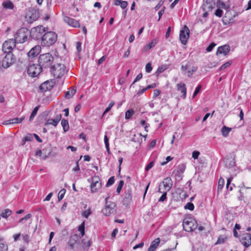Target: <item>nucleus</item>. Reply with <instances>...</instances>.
Wrapping results in <instances>:
<instances>
[{"instance_id":"f257e3e1","label":"nucleus","mask_w":251,"mask_h":251,"mask_svg":"<svg viewBox=\"0 0 251 251\" xmlns=\"http://www.w3.org/2000/svg\"><path fill=\"white\" fill-rule=\"evenodd\" d=\"M54 57L51 54L46 53L41 54L38 58L39 64L43 71L50 69L53 66Z\"/></svg>"},{"instance_id":"f03ea898","label":"nucleus","mask_w":251,"mask_h":251,"mask_svg":"<svg viewBox=\"0 0 251 251\" xmlns=\"http://www.w3.org/2000/svg\"><path fill=\"white\" fill-rule=\"evenodd\" d=\"M57 34L52 31L45 33L42 37L41 44L44 47H50L54 44L57 40Z\"/></svg>"},{"instance_id":"7ed1b4c3","label":"nucleus","mask_w":251,"mask_h":251,"mask_svg":"<svg viewBox=\"0 0 251 251\" xmlns=\"http://www.w3.org/2000/svg\"><path fill=\"white\" fill-rule=\"evenodd\" d=\"M50 71L54 77L59 78L67 72L68 70L64 64L58 63L53 64Z\"/></svg>"},{"instance_id":"20e7f679","label":"nucleus","mask_w":251,"mask_h":251,"mask_svg":"<svg viewBox=\"0 0 251 251\" xmlns=\"http://www.w3.org/2000/svg\"><path fill=\"white\" fill-rule=\"evenodd\" d=\"M46 31V28L42 25L37 26L31 28L30 31V37L35 40H42V37Z\"/></svg>"},{"instance_id":"39448f33","label":"nucleus","mask_w":251,"mask_h":251,"mask_svg":"<svg viewBox=\"0 0 251 251\" xmlns=\"http://www.w3.org/2000/svg\"><path fill=\"white\" fill-rule=\"evenodd\" d=\"M1 57L2 60L0 62V64L4 69L8 68L15 61L12 53H3L1 55Z\"/></svg>"},{"instance_id":"423d86ee","label":"nucleus","mask_w":251,"mask_h":251,"mask_svg":"<svg viewBox=\"0 0 251 251\" xmlns=\"http://www.w3.org/2000/svg\"><path fill=\"white\" fill-rule=\"evenodd\" d=\"M28 32L27 29L22 28L17 30L15 34V42L23 43L28 40Z\"/></svg>"},{"instance_id":"0eeeda50","label":"nucleus","mask_w":251,"mask_h":251,"mask_svg":"<svg viewBox=\"0 0 251 251\" xmlns=\"http://www.w3.org/2000/svg\"><path fill=\"white\" fill-rule=\"evenodd\" d=\"M183 228L187 232H191L197 227V222L191 218H186L183 221Z\"/></svg>"},{"instance_id":"6e6552de","label":"nucleus","mask_w":251,"mask_h":251,"mask_svg":"<svg viewBox=\"0 0 251 251\" xmlns=\"http://www.w3.org/2000/svg\"><path fill=\"white\" fill-rule=\"evenodd\" d=\"M43 71L39 64H32L28 67L27 73L31 77L37 76Z\"/></svg>"},{"instance_id":"1a4fd4ad","label":"nucleus","mask_w":251,"mask_h":251,"mask_svg":"<svg viewBox=\"0 0 251 251\" xmlns=\"http://www.w3.org/2000/svg\"><path fill=\"white\" fill-rule=\"evenodd\" d=\"M16 46V42L13 39H9L4 42L2 45L3 53H12L11 51Z\"/></svg>"},{"instance_id":"9d476101","label":"nucleus","mask_w":251,"mask_h":251,"mask_svg":"<svg viewBox=\"0 0 251 251\" xmlns=\"http://www.w3.org/2000/svg\"><path fill=\"white\" fill-rule=\"evenodd\" d=\"M190 30L189 28L184 25L182 29L180 31L179 40L183 45H186L189 37Z\"/></svg>"},{"instance_id":"9b49d317","label":"nucleus","mask_w":251,"mask_h":251,"mask_svg":"<svg viewBox=\"0 0 251 251\" xmlns=\"http://www.w3.org/2000/svg\"><path fill=\"white\" fill-rule=\"evenodd\" d=\"M109 197H107L105 199V207L102 210V213L106 216H108L113 213L114 209L116 206V203L113 202H110L109 203H108L107 201Z\"/></svg>"},{"instance_id":"f8f14e48","label":"nucleus","mask_w":251,"mask_h":251,"mask_svg":"<svg viewBox=\"0 0 251 251\" xmlns=\"http://www.w3.org/2000/svg\"><path fill=\"white\" fill-rule=\"evenodd\" d=\"M55 83V81L54 79L47 80L41 84L39 87L40 90L42 92H47L51 90L53 87Z\"/></svg>"},{"instance_id":"ddd939ff","label":"nucleus","mask_w":251,"mask_h":251,"mask_svg":"<svg viewBox=\"0 0 251 251\" xmlns=\"http://www.w3.org/2000/svg\"><path fill=\"white\" fill-rule=\"evenodd\" d=\"M101 186L100 178L97 176H94L92 178L91 190L93 193L97 192Z\"/></svg>"},{"instance_id":"4468645a","label":"nucleus","mask_w":251,"mask_h":251,"mask_svg":"<svg viewBox=\"0 0 251 251\" xmlns=\"http://www.w3.org/2000/svg\"><path fill=\"white\" fill-rule=\"evenodd\" d=\"M241 244L245 247H248L251 245V234L246 233L243 234L240 237Z\"/></svg>"},{"instance_id":"2eb2a0df","label":"nucleus","mask_w":251,"mask_h":251,"mask_svg":"<svg viewBox=\"0 0 251 251\" xmlns=\"http://www.w3.org/2000/svg\"><path fill=\"white\" fill-rule=\"evenodd\" d=\"M162 186V184L163 186V191L168 192L170 190L172 186H173V181L170 177H167L164 179L161 184H160Z\"/></svg>"},{"instance_id":"dca6fc26","label":"nucleus","mask_w":251,"mask_h":251,"mask_svg":"<svg viewBox=\"0 0 251 251\" xmlns=\"http://www.w3.org/2000/svg\"><path fill=\"white\" fill-rule=\"evenodd\" d=\"M132 198V191L131 189H128L125 192V195L123 200V204L125 205H128Z\"/></svg>"},{"instance_id":"f3484780","label":"nucleus","mask_w":251,"mask_h":251,"mask_svg":"<svg viewBox=\"0 0 251 251\" xmlns=\"http://www.w3.org/2000/svg\"><path fill=\"white\" fill-rule=\"evenodd\" d=\"M215 3L213 0H206L204 1L202 9L203 11H212L215 7Z\"/></svg>"},{"instance_id":"a211bd4d","label":"nucleus","mask_w":251,"mask_h":251,"mask_svg":"<svg viewBox=\"0 0 251 251\" xmlns=\"http://www.w3.org/2000/svg\"><path fill=\"white\" fill-rule=\"evenodd\" d=\"M41 51V47L37 45L33 47L28 52L27 55L30 58L37 56Z\"/></svg>"},{"instance_id":"6ab92c4d","label":"nucleus","mask_w":251,"mask_h":251,"mask_svg":"<svg viewBox=\"0 0 251 251\" xmlns=\"http://www.w3.org/2000/svg\"><path fill=\"white\" fill-rule=\"evenodd\" d=\"M64 21L68 25L72 26L73 27H78L80 26V24L79 22L77 21L72 18L69 17H65Z\"/></svg>"},{"instance_id":"aec40b11","label":"nucleus","mask_w":251,"mask_h":251,"mask_svg":"<svg viewBox=\"0 0 251 251\" xmlns=\"http://www.w3.org/2000/svg\"><path fill=\"white\" fill-rule=\"evenodd\" d=\"M230 51V47L228 45H224L218 47L216 54H223L224 55H226Z\"/></svg>"},{"instance_id":"412c9836","label":"nucleus","mask_w":251,"mask_h":251,"mask_svg":"<svg viewBox=\"0 0 251 251\" xmlns=\"http://www.w3.org/2000/svg\"><path fill=\"white\" fill-rule=\"evenodd\" d=\"M79 237L76 234H75L70 237V239L68 242V245L71 249H73L75 246L77 244Z\"/></svg>"},{"instance_id":"4be33fe9","label":"nucleus","mask_w":251,"mask_h":251,"mask_svg":"<svg viewBox=\"0 0 251 251\" xmlns=\"http://www.w3.org/2000/svg\"><path fill=\"white\" fill-rule=\"evenodd\" d=\"M25 118L22 117L21 118H14L12 119H10L8 120L5 121L3 122V125H8L10 124H16L21 123L24 120Z\"/></svg>"},{"instance_id":"5701e85b","label":"nucleus","mask_w":251,"mask_h":251,"mask_svg":"<svg viewBox=\"0 0 251 251\" xmlns=\"http://www.w3.org/2000/svg\"><path fill=\"white\" fill-rule=\"evenodd\" d=\"M185 169V165L183 164L178 165L176 169V173L175 176H177L179 177H181V175L184 173Z\"/></svg>"},{"instance_id":"b1692460","label":"nucleus","mask_w":251,"mask_h":251,"mask_svg":"<svg viewBox=\"0 0 251 251\" xmlns=\"http://www.w3.org/2000/svg\"><path fill=\"white\" fill-rule=\"evenodd\" d=\"M159 238H157L151 242L150 246L148 249V251H154L160 243Z\"/></svg>"},{"instance_id":"393cba45","label":"nucleus","mask_w":251,"mask_h":251,"mask_svg":"<svg viewBox=\"0 0 251 251\" xmlns=\"http://www.w3.org/2000/svg\"><path fill=\"white\" fill-rule=\"evenodd\" d=\"M39 17V13L38 10H32L31 11V15L29 16V22L36 21Z\"/></svg>"},{"instance_id":"a878e982","label":"nucleus","mask_w":251,"mask_h":251,"mask_svg":"<svg viewBox=\"0 0 251 251\" xmlns=\"http://www.w3.org/2000/svg\"><path fill=\"white\" fill-rule=\"evenodd\" d=\"M177 89L183 94V98L185 99L186 96V88L184 83L177 84Z\"/></svg>"},{"instance_id":"bb28decb","label":"nucleus","mask_w":251,"mask_h":251,"mask_svg":"<svg viewBox=\"0 0 251 251\" xmlns=\"http://www.w3.org/2000/svg\"><path fill=\"white\" fill-rule=\"evenodd\" d=\"M217 6L218 8H222L226 10L228 9L230 7L229 4L225 3L221 0H218L217 1Z\"/></svg>"},{"instance_id":"cd10ccee","label":"nucleus","mask_w":251,"mask_h":251,"mask_svg":"<svg viewBox=\"0 0 251 251\" xmlns=\"http://www.w3.org/2000/svg\"><path fill=\"white\" fill-rule=\"evenodd\" d=\"M3 7L6 9H13L14 5L10 0H6L2 2Z\"/></svg>"},{"instance_id":"c85d7f7f","label":"nucleus","mask_w":251,"mask_h":251,"mask_svg":"<svg viewBox=\"0 0 251 251\" xmlns=\"http://www.w3.org/2000/svg\"><path fill=\"white\" fill-rule=\"evenodd\" d=\"M114 4L116 5H120L122 9H125L127 6V2L122 0H115Z\"/></svg>"},{"instance_id":"c756f323","label":"nucleus","mask_w":251,"mask_h":251,"mask_svg":"<svg viewBox=\"0 0 251 251\" xmlns=\"http://www.w3.org/2000/svg\"><path fill=\"white\" fill-rule=\"evenodd\" d=\"M42 151H43V158L45 159L50 156V154L51 152V150L50 148L48 147L47 148L43 149L42 150Z\"/></svg>"},{"instance_id":"7c9ffc66","label":"nucleus","mask_w":251,"mask_h":251,"mask_svg":"<svg viewBox=\"0 0 251 251\" xmlns=\"http://www.w3.org/2000/svg\"><path fill=\"white\" fill-rule=\"evenodd\" d=\"M157 43V40L154 39H153L151 42L146 45L144 47V50L145 51H148L150 50L151 49L154 47Z\"/></svg>"},{"instance_id":"2f4dec72","label":"nucleus","mask_w":251,"mask_h":251,"mask_svg":"<svg viewBox=\"0 0 251 251\" xmlns=\"http://www.w3.org/2000/svg\"><path fill=\"white\" fill-rule=\"evenodd\" d=\"M61 126L63 127V130L65 132L68 131L69 129V125L68 120L63 119L61 120Z\"/></svg>"},{"instance_id":"473e14b6","label":"nucleus","mask_w":251,"mask_h":251,"mask_svg":"<svg viewBox=\"0 0 251 251\" xmlns=\"http://www.w3.org/2000/svg\"><path fill=\"white\" fill-rule=\"evenodd\" d=\"M161 184H160L159 186L158 192L160 193H163V194L160 197V198L159 199V202H163L164 201L166 200V199H167V192L166 191H161Z\"/></svg>"},{"instance_id":"72a5a7b5","label":"nucleus","mask_w":251,"mask_h":251,"mask_svg":"<svg viewBox=\"0 0 251 251\" xmlns=\"http://www.w3.org/2000/svg\"><path fill=\"white\" fill-rule=\"evenodd\" d=\"M76 90L75 89H72L70 91L65 92L64 97L66 99H69L72 98L75 93Z\"/></svg>"},{"instance_id":"f704fd0d","label":"nucleus","mask_w":251,"mask_h":251,"mask_svg":"<svg viewBox=\"0 0 251 251\" xmlns=\"http://www.w3.org/2000/svg\"><path fill=\"white\" fill-rule=\"evenodd\" d=\"M231 130V128L226 127V126H224L222 128L221 132L222 133V135L224 137H227L228 135L229 132Z\"/></svg>"},{"instance_id":"c9c22d12","label":"nucleus","mask_w":251,"mask_h":251,"mask_svg":"<svg viewBox=\"0 0 251 251\" xmlns=\"http://www.w3.org/2000/svg\"><path fill=\"white\" fill-rule=\"evenodd\" d=\"M12 214V211L9 209H4L0 214V216L4 218H7Z\"/></svg>"},{"instance_id":"e433bc0d","label":"nucleus","mask_w":251,"mask_h":251,"mask_svg":"<svg viewBox=\"0 0 251 251\" xmlns=\"http://www.w3.org/2000/svg\"><path fill=\"white\" fill-rule=\"evenodd\" d=\"M225 181L224 179L222 178H220L218 181V185L217 188L218 192H220L222 191L223 187L224 186Z\"/></svg>"},{"instance_id":"4c0bfd02","label":"nucleus","mask_w":251,"mask_h":251,"mask_svg":"<svg viewBox=\"0 0 251 251\" xmlns=\"http://www.w3.org/2000/svg\"><path fill=\"white\" fill-rule=\"evenodd\" d=\"M40 106V105H38V106H36L34 108V109L32 111V113H31V115L30 116L29 119V120L30 121H32L33 119L34 118L35 116L37 114V113L38 112V110L39 109Z\"/></svg>"},{"instance_id":"58836bf2","label":"nucleus","mask_w":251,"mask_h":251,"mask_svg":"<svg viewBox=\"0 0 251 251\" xmlns=\"http://www.w3.org/2000/svg\"><path fill=\"white\" fill-rule=\"evenodd\" d=\"M45 125L46 126L49 125H52L54 126H56L58 123H57V121L55 120L54 119H49L47 120L45 123Z\"/></svg>"},{"instance_id":"ea45409f","label":"nucleus","mask_w":251,"mask_h":251,"mask_svg":"<svg viewBox=\"0 0 251 251\" xmlns=\"http://www.w3.org/2000/svg\"><path fill=\"white\" fill-rule=\"evenodd\" d=\"M134 112L132 109H129L126 111L125 114V118L129 119L133 115Z\"/></svg>"},{"instance_id":"a19ab883","label":"nucleus","mask_w":251,"mask_h":251,"mask_svg":"<svg viewBox=\"0 0 251 251\" xmlns=\"http://www.w3.org/2000/svg\"><path fill=\"white\" fill-rule=\"evenodd\" d=\"M65 192L66 190L64 189H63L59 191L58 195V200L59 201H60L62 199H63L64 197Z\"/></svg>"},{"instance_id":"79ce46f5","label":"nucleus","mask_w":251,"mask_h":251,"mask_svg":"<svg viewBox=\"0 0 251 251\" xmlns=\"http://www.w3.org/2000/svg\"><path fill=\"white\" fill-rule=\"evenodd\" d=\"M124 184V180H120L118 184V187H117V190H116V191L118 194H119L121 192Z\"/></svg>"},{"instance_id":"37998d69","label":"nucleus","mask_w":251,"mask_h":251,"mask_svg":"<svg viewBox=\"0 0 251 251\" xmlns=\"http://www.w3.org/2000/svg\"><path fill=\"white\" fill-rule=\"evenodd\" d=\"M84 222H83L78 227V230L80 231L81 236H83L85 234L84 230Z\"/></svg>"},{"instance_id":"c03bdc74","label":"nucleus","mask_w":251,"mask_h":251,"mask_svg":"<svg viewBox=\"0 0 251 251\" xmlns=\"http://www.w3.org/2000/svg\"><path fill=\"white\" fill-rule=\"evenodd\" d=\"M114 104H115V102L114 101H111L110 102V103L109 104V105L108 106V107L104 110V111L103 113V116L104 115H105L106 113H107L111 109V108L113 107V106L114 105Z\"/></svg>"},{"instance_id":"a18cd8bd","label":"nucleus","mask_w":251,"mask_h":251,"mask_svg":"<svg viewBox=\"0 0 251 251\" xmlns=\"http://www.w3.org/2000/svg\"><path fill=\"white\" fill-rule=\"evenodd\" d=\"M114 181H115L114 176H111V177H110L108 179V181L106 183V186L109 187V186L112 185L114 183Z\"/></svg>"},{"instance_id":"49530a36","label":"nucleus","mask_w":251,"mask_h":251,"mask_svg":"<svg viewBox=\"0 0 251 251\" xmlns=\"http://www.w3.org/2000/svg\"><path fill=\"white\" fill-rule=\"evenodd\" d=\"M185 209H189L190 210H193L194 209V205L191 202H188L184 206Z\"/></svg>"},{"instance_id":"de8ad7c7","label":"nucleus","mask_w":251,"mask_h":251,"mask_svg":"<svg viewBox=\"0 0 251 251\" xmlns=\"http://www.w3.org/2000/svg\"><path fill=\"white\" fill-rule=\"evenodd\" d=\"M232 63L231 61H228L226 62V63H224L223 65H222L221 67L220 68V70H223L226 68L227 67L230 66V65Z\"/></svg>"},{"instance_id":"09e8293b","label":"nucleus","mask_w":251,"mask_h":251,"mask_svg":"<svg viewBox=\"0 0 251 251\" xmlns=\"http://www.w3.org/2000/svg\"><path fill=\"white\" fill-rule=\"evenodd\" d=\"M234 186V185L233 184H231V180L230 179H228L226 185V189L227 190H229V191H231L232 190V186Z\"/></svg>"},{"instance_id":"8fccbe9b","label":"nucleus","mask_w":251,"mask_h":251,"mask_svg":"<svg viewBox=\"0 0 251 251\" xmlns=\"http://www.w3.org/2000/svg\"><path fill=\"white\" fill-rule=\"evenodd\" d=\"M8 247L6 244L0 243V251H7Z\"/></svg>"},{"instance_id":"3c124183","label":"nucleus","mask_w":251,"mask_h":251,"mask_svg":"<svg viewBox=\"0 0 251 251\" xmlns=\"http://www.w3.org/2000/svg\"><path fill=\"white\" fill-rule=\"evenodd\" d=\"M91 212L90 209H88L84 211L82 213V216L86 218H87L91 214Z\"/></svg>"},{"instance_id":"603ef678","label":"nucleus","mask_w":251,"mask_h":251,"mask_svg":"<svg viewBox=\"0 0 251 251\" xmlns=\"http://www.w3.org/2000/svg\"><path fill=\"white\" fill-rule=\"evenodd\" d=\"M201 85H199L195 89V90L193 93V98H195L197 95V94L199 93V92L200 91L201 89Z\"/></svg>"},{"instance_id":"864d4df0","label":"nucleus","mask_w":251,"mask_h":251,"mask_svg":"<svg viewBox=\"0 0 251 251\" xmlns=\"http://www.w3.org/2000/svg\"><path fill=\"white\" fill-rule=\"evenodd\" d=\"M223 13V11L220 8H218L215 12V15L218 17H221Z\"/></svg>"},{"instance_id":"5fc2aeb1","label":"nucleus","mask_w":251,"mask_h":251,"mask_svg":"<svg viewBox=\"0 0 251 251\" xmlns=\"http://www.w3.org/2000/svg\"><path fill=\"white\" fill-rule=\"evenodd\" d=\"M216 46V44L214 43H211L206 48V50L207 52H210L212 50L214 47Z\"/></svg>"},{"instance_id":"6e6d98bb","label":"nucleus","mask_w":251,"mask_h":251,"mask_svg":"<svg viewBox=\"0 0 251 251\" xmlns=\"http://www.w3.org/2000/svg\"><path fill=\"white\" fill-rule=\"evenodd\" d=\"M82 247L83 248H88L91 245V241L88 240L86 242L83 240L82 241Z\"/></svg>"},{"instance_id":"4d7b16f0","label":"nucleus","mask_w":251,"mask_h":251,"mask_svg":"<svg viewBox=\"0 0 251 251\" xmlns=\"http://www.w3.org/2000/svg\"><path fill=\"white\" fill-rule=\"evenodd\" d=\"M33 135L31 134H28L26 136L24 137L25 141H30L33 139Z\"/></svg>"},{"instance_id":"13d9d810","label":"nucleus","mask_w":251,"mask_h":251,"mask_svg":"<svg viewBox=\"0 0 251 251\" xmlns=\"http://www.w3.org/2000/svg\"><path fill=\"white\" fill-rule=\"evenodd\" d=\"M145 69H146V71L147 73H150L152 69V67H151V63H147V65H146Z\"/></svg>"},{"instance_id":"bf43d9fd","label":"nucleus","mask_w":251,"mask_h":251,"mask_svg":"<svg viewBox=\"0 0 251 251\" xmlns=\"http://www.w3.org/2000/svg\"><path fill=\"white\" fill-rule=\"evenodd\" d=\"M154 165V161H151L149 163L146 167L145 170L148 171L150 170Z\"/></svg>"},{"instance_id":"052dcab7","label":"nucleus","mask_w":251,"mask_h":251,"mask_svg":"<svg viewBox=\"0 0 251 251\" xmlns=\"http://www.w3.org/2000/svg\"><path fill=\"white\" fill-rule=\"evenodd\" d=\"M196 70H197V68L196 67H192L191 70H189L187 72V74H188L187 75H188V76L189 77L191 76L192 75L193 72L196 71Z\"/></svg>"},{"instance_id":"680f3d73","label":"nucleus","mask_w":251,"mask_h":251,"mask_svg":"<svg viewBox=\"0 0 251 251\" xmlns=\"http://www.w3.org/2000/svg\"><path fill=\"white\" fill-rule=\"evenodd\" d=\"M142 77V73L139 74L134 79L132 84H131V86L134 84L135 82L140 80Z\"/></svg>"},{"instance_id":"e2e57ef3","label":"nucleus","mask_w":251,"mask_h":251,"mask_svg":"<svg viewBox=\"0 0 251 251\" xmlns=\"http://www.w3.org/2000/svg\"><path fill=\"white\" fill-rule=\"evenodd\" d=\"M166 69V67H164V66L159 67H158V68L156 73L157 74L161 73L163 71H164Z\"/></svg>"},{"instance_id":"0e129e2a","label":"nucleus","mask_w":251,"mask_h":251,"mask_svg":"<svg viewBox=\"0 0 251 251\" xmlns=\"http://www.w3.org/2000/svg\"><path fill=\"white\" fill-rule=\"evenodd\" d=\"M200 155V152L198 151H194L192 153V157L196 159L198 158L199 155Z\"/></svg>"},{"instance_id":"69168bd1","label":"nucleus","mask_w":251,"mask_h":251,"mask_svg":"<svg viewBox=\"0 0 251 251\" xmlns=\"http://www.w3.org/2000/svg\"><path fill=\"white\" fill-rule=\"evenodd\" d=\"M76 49L78 52H80L81 50V43L80 42L76 43Z\"/></svg>"},{"instance_id":"338daca9","label":"nucleus","mask_w":251,"mask_h":251,"mask_svg":"<svg viewBox=\"0 0 251 251\" xmlns=\"http://www.w3.org/2000/svg\"><path fill=\"white\" fill-rule=\"evenodd\" d=\"M104 141L105 145V147H109V139L107 135H105L104 137Z\"/></svg>"},{"instance_id":"774afa93","label":"nucleus","mask_w":251,"mask_h":251,"mask_svg":"<svg viewBox=\"0 0 251 251\" xmlns=\"http://www.w3.org/2000/svg\"><path fill=\"white\" fill-rule=\"evenodd\" d=\"M172 159H173V158H172V157H171V156H167V157L166 158V161L161 163V165H165V164H167L168 162H169V161H171V160H172Z\"/></svg>"}]
</instances>
